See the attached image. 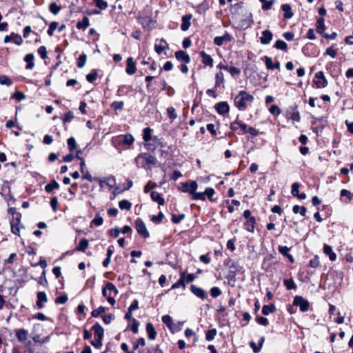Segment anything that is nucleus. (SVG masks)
Returning a JSON list of instances; mask_svg holds the SVG:
<instances>
[{
	"mask_svg": "<svg viewBox=\"0 0 353 353\" xmlns=\"http://www.w3.org/2000/svg\"><path fill=\"white\" fill-rule=\"evenodd\" d=\"M15 335L19 342H25L27 340L28 331L26 329H18L15 331Z\"/></svg>",
	"mask_w": 353,
	"mask_h": 353,
	"instance_id": "a211bd4d",
	"label": "nucleus"
},
{
	"mask_svg": "<svg viewBox=\"0 0 353 353\" xmlns=\"http://www.w3.org/2000/svg\"><path fill=\"white\" fill-rule=\"evenodd\" d=\"M276 310V307L274 304L265 305L262 307V313L264 315H269Z\"/></svg>",
	"mask_w": 353,
	"mask_h": 353,
	"instance_id": "72a5a7b5",
	"label": "nucleus"
},
{
	"mask_svg": "<svg viewBox=\"0 0 353 353\" xmlns=\"http://www.w3.org/2000/svg\"><path fill=\"white\" fill-rule=\"evenodd\" d=\"M254 97L245 90H241L234 98V105L240 111L246 110L248 103L254 101Z\"/></svg>",
	"mask_w": 353,
	"mask_h": 353,
	"instance_id": "f03ea898",
	"label": "nucleus"
},
{
	"mask_svg": "<svg viewBox=\"0 0 353 353\" xmlns=\"http://www.w3.org/2000/svg\"><path fill=\"white\" fill-rule=\"evenodd\" d=\"M190 291L193 294L202 300H204L208 297V294L203 289L194 285H190Z\"/></svg>",
	"mask_w": 353,
	"mask_h": 353,
	"instance_id": "9d476101",
	"label": "nucleus"
},
{
	"mask_svg": "<svg viewBox=\"0 0 353 353\" xmlns=\"http://www.w3.org/2000/svg\"><path fill=\"white\" fill-rule=\"evenodd\" d=\"M145 148L152 152H154L159 148H163V143L162 139L157 136L153 137V138L148 143H144Z\"/></svg>",
	"mask_w": 353,
	"mask_h": 353,
	"instance_id": "20e7f679",
	"label": "nucleus"
},
{
	"mask_svg": "<svg viewBox=\"0 0 353 353\" xmlns=\"http://www.w3.org/2000/svg\"><path fill=\"white\" fill-rule=\"evenodd\" d=\"M323 252L329 256V259L332 261H334L336 259V254L332 251V248L331 246L328 245H324L323 246Z\"/></svg>",
	"mask_w": 353,
	"mask_h": 353,
	"instance_id": "bb28decb",
	"label": "nucleus"
},
{
	"mask_svg": "<svg viewBox=\"0 0 353 353\" xmlns=\"http://www.w3.org/2000/svg\"><path fill=\"white\" fill-rule=\"evenodd\" d=\"M119 206L121 210H129L132 207V203L128 200H122L119 201Z\"/></svg>",
	"mask_w": 353,
	"mask_h": 353,
	"instance_id": "49530a36",
	"label": "nucleus"
},
{
	"mask_svg": "<svg viewBox=\"0 0 353 353\" xmlns=\"http://www.w3.org/2000/svg\"><path fill=\"white\" fill-rule=\"evenodd\" d=\"M181 276L184 279L185 283H187L193 281L196 277L194 274L191 273L185 275L184 272L181 273Z\"/></svg>",
	"mask_w": 353,
	"mask_h": 353,
	"instance_id": "5fc2aeb1",
	"label": "nucleus"
},
{
	"mask_svg": "<svg viewBox=\"0 0 353 353\" xmlns=\"http://www.w3.org/2000/svg\"><path fill=\"white\" fill-rule=\"evenodd\" d=\"M185 216L184 214H174L172 216L171 220L174 223L178 224L185 219Z\"/></svg>",
	"mask_w": 353,
	"mask_h": 353,
	"instance_id": "13d9d810",
	"label": "nucleus"
},
{
	"mask_svg": "<svg viewBox=\"0 0 353 353\" xmlns=\"http://www.w3.org/2000/svg\"><path fill=\"white\" fill-rule=\"evenodd\" d=\"M176 59L181 62L188 64L190 62V57L188 53L183 50H179L175 52Z\"/></svg>",
	"mask_w": 353,
	"mask_h": 353,
	"instance_id": "f8f14e48",
	"label": "nucleus"
},
{
	"mask_svg": "<svg viewBox=\"0 0 353 353\" xmlns=\"http://www.w3.org/2000/svg\"><path fill=\"white\" fill-rule=\"evenodd\" d=\"M0 84L10 86L12 84V81L6 75H1Z\"/></svg>",
	"mask_w": 353,
	"mask_h": 353,
	"instance_id": "052dcab7",
	"label": "nucleus"
},
{
	"mask_svg": "<svg viewBox=\"0 0 353 353\" xmlns=\"http://www.w3.org/2000/svg\"><path fill=\"white\" fill-rule=\"evenodd\" d=\"M192 200H194V201H198V200H201V201H205V192H197L196 190L194 191V194H192V197H191Z\"/></svg>",
	"mask_w": 353,
	"mask_h": 353,
	"instance_id": "de8ad7c7",
	"label": "nucleus"
},
{
	"mask_svg": "<svg viewBox=\"0 0 353 353\" xmlns=\"http://www.w3.org/2000/svg\"><path fill=\"white\" fill-rule=\"evenodd\" d=\"M152 130L150 128H145L143 129V139L145 143H148L153 138V137H152Z\"/></svg>",
	"mask_w": 353,
	"mask_h": 353,
	"instance_id": "473e14b6",
	"label": "nucleus"
},
{
	"mask_svg": "<svg viewBox=\"0 0 353 353\" xmlns=\"http://www.w3.org/2000/svg\"><path fill=\"white\" fill-rule=\"evenodd\" d=\"M96 6L99 8L100 10H105L108 6V2L104 0H93Z\"/></svg>",
	"mask_w": 353,
	"mask_h": 353,
	"instance_id": "09e8293b",
	"label": "nucleus"
},
{
	"mask_svg": "<svg viewBox=\"0 0 353 353\" xmlns=\"http://www.w3.org/2000/svg\"><path fill=\"white\" fill-rule=\"evenodd\" d=\"M58 25H59L58 23L56 21H52L50 23L48 30L47 31L48 34L49 36L51 37L54 34V32L57 28Z\"/></svg>",
	"mask_w": 353,
	"mask_h": 353,
	"instance_id": "bf43d9fd",
	"label": "nucleus"
},
{
	"mask_svg": "<svg viewBox=\"0 0 353 353\" xmlns=\"http://www.w3.org/2000/svg\"><path fill=\"white\" fill-rule=\"evenodd\" d=\"M89 19L88 17H83L81 21L77 23V28L79 30H85L89 26Z\"/></svg>",
	"mask_w": 353,
	"mask_h": 353,
	"instance_id": "7c9ffc66",
	"label": "nucleus"
},
{
	"mask_svg": "<svg viewBox=\"0 0 353 353\" xmlns=\"http://www.w3.org/2000/svg\"><path fill=\"white\" fill-rule=\"evenodd\" d=\"M205 198L208 197L210 201H213L212 196L215 194V191L212 188H206L205 191Z\"/></svg>",
	"mask_w": 353,
	"mask_h": 353,
	"instance_id": "6e6d98bb",
	"label": "nucleus"
},
{
	"mask_svg": "<svg viewBox=\"0 0 353 353\" xmlns=\"http://www.w3.org/2000/svg\"><path fill=\"white\" fill-rule=\"evenodd\" d=\"M137 68L134 61L132 57L127 59V67L125 72L128 74L132 75L136 72Z\"/></svg>",
	"mask_w": 353,
	"mask_h": 353,
	"instance_id": "6ab92c4d",
	"label": "nucleus"
},
{
	"mask_svg": "<svg viewBox=\"0 0 353 353\" xmlns=\"http://www.w3.org/2000/svg\"><path fill=\"white\" fill-rule=\"evenodd\" d=\"M59 184L54 179L45 186V190L48 193L52 192L54 189H59Z\"/></svg>",
	"mask_w": 353,
	"mask_h": 353,
	"instance_id": "c85d7f7f",
	"label": "nucleus"
},
{
	"mask_svg": "<svg viewBox=\"0 0 353 353\" xmlns=\"http://www.w3.org/2000/svg\"><path fill=\"white\" fill-rule=\"evenodd\" d=\"M61 9L60 6H58L56 3H51L49 6V10L53 14H58Z\"/></svg>",
	"mask_w": 353,
	"mask_h": 353,
	"instance_id": "a19ab883",
	"label": "nucleus"
},
{
	"mask_svg": "<svg viewBox=\"0 0 353 353\" xmlns=\"http://www.w3.org/2000/svg\"><path fill=\"white\" fill-rule=\"evenodd\" d=\"M67 143H68V149L71 152L75 150L77 148L76 141H75L74 138L72 137L68 139Z\"/></svg>",
	"mask_w": 353,
	"mask_h": 353,
	"instance_id": "79ce46f5",
	"label": "nucleus"
},
{
	"mask_svg": "<svg viewBox=\"0 0 353 353\" xmlns=\"http://www.w3.org/2000/svg\"><path fill=\"white\" fill-rule=\"evenodd\" d=\"M265 63L268 70L279 69L280 68V63L279 61L274 63L272 59L268 57H265Z\"/></svg>",
	"mask_w": 353,
	"mask_h": 353,
	"instance_id": "5701e85b",
	"label": "nucleus"
},
{
	"mask_svg": "<svg viewBox=\"0 0 353 353\" xmlns=\"http://www.w3.org/2000/svg\"><path fill=\"white\" fill-rule=\"evenodd\" d=\"M97 77V72L96 70H92L89 74L86 75V79L90 83H93Z\"/></svg>",
	"mask_w": 353,
	"mask_h": 353,
	"instance_id": "8fccbe9b",
	"label": "nucleus"
},
{
	"mask_svg": "<svg viewBox=\"0 0 353 353\" xmlns=\"http://www.w3.org/2000/svg\"><path fill=\"white\" fill-rule=\"evenodd\" d=\"M215 109L219 114L224 115L229 112L230 106L228 102L221 101L215 105Z\"/></svg>",
	"mask_w": 353,
	"mask_h": 353,
	"instance_id": "9b49d317",
	"label": "nucleus"
},
{
	"mask_svg": "<svg viewBox=\"0 0 353 353\" xmlns=\"http://www.w3.org/2000/svg\"><path fill=\"white\" fill-rule=\"evenodd\" d=\"M88 241L86 239L83 238L80 240L79 245L77 248V250L80 252H85V250L88 248Z\"/></svg>",
	"mask_w": 353,
	"mask_h": 353,
	"instance_id": "c9c22d12",
	"label": "nucleus"
},
{
	"mask_svg": "<svg viewBox=\"0 0 353 353\" xmlns=\"http://www.w3.org/2000/svg\"><path fill=\"white\" fill-rule=\"evenodd\" d=\"M293 305L299 307L301 312H305L308 311L310 308V303L307 299L301 296L296 295L294 296L293 300Z\"/></svg>",
	"mask_w": 353,
	"mask_h": 353,
	"instance_id": "7ed1b4c3",
	"label": "nucleus"
},
{
	"mask_svg": "<svg viewBox=\"0 0 353 353\" xmlns=\"http://www.w3.org/2000/svg\"><path fill=\"white\" fill-rule=\"evenodd\" d=\"M38 54L42 59L47 58V49L44 46H41L38 48Z\"/></svg>",
	"mask_w": 353,
	"mask_h": 353,
	"instance_id": "0e129e2a",
	"label": "nucleus"
},
{
	"mask_svg": "<svg viewBox=\"0 0 353 353\" xmlns=\"http://www.w3.org/2000/svg\"><path fill=\"white\" fill-rule=\"evenodd\" d=\"M99 181H96L100 185V188L101 190L104 189L105 187H107L108 190H110V178H99Z\"/></svg>",
	"mask_w": 353,
	"mask_h": 353,
	"instance_id": "f704fd0d",
	"label": "nucleus"
},
{
	"mask_svg": "<svg viewBox=\"0 0 353 353\" xmlns=\"http://www.w3.org/2000/svg\"><path fill=\"white\" fill-rule=\"evenodd\" d=\"M215 88L219 87L221 83H224V74L222 72H217L215 75Z\"/></svg>",
	"mask_w": 353,
	"mask_h": 353,
	"instance_id": "58836bf2",
	"label": "nucleus"
},
{
	"mask_svg": "<svg viewBox=\"0 0 353 353\" xmlns=\"http://www.w3.org/2000/svg\"><path fill=\"white\" fill-rule=\"evenodd\" d=\"M315 79L313 82L317 88H323L327 85V81L324 75L323 72L319 71L314 74Z\"/></svg>",
	"mask_w": 353,
	"mask_h": 353,
	"instance_id": "423d86ee",
	"label": "nucleus"
},
{
	"mask_svg": "<svg viewBox=\"0 0 353 353\" xmlns=\"http://www.w3.org/2000/svg\"><path fill=\"white\" fill-rule=\"evenodd\" d=\"M151 199L153 201L157 202L159 205H163L165 203V200L160 193L152 191L150 193Z\"/></svg>",
	"mask_w": 353,
	"mask_h": 353,
	"instance_id": "b1692460",
	"label": "nucleus"
},
{
	"mask_svg": "<svg viewBox=\"0 0 353 353\" xmlns=\"http://www.w3.org/2000/svg\"><path fill=\"white\" fill-rule=\"evenodd\" d=\"M281 9L284 12V17L285 19H290L293 17V12L292 11L291 6L289 4L282 5Z\"/></svg>",
	"mask_w": 353,
	"mask_h": 353,
	"instance_id": "c756f323",
	"label": "nucleus"
},
{
	"mask_svg": "<svg viewBox=\"0 0 353 353\" xmlns=\"http://www.w3.org/2000/svg\"><path fill=\"white\" fill-rule=\"evenodd\" d=\"M210 295L213 298H217L218 296H219L221 294V290L218 287H212L210 289Z\"/></svg>",
	"mask_w": 353,
	"mask_h": 353,
	"instance_id": "680f3d73",
	"label": "nucleus"
},
{
	"mask_svg": "<svg viewBox=\"0 0 353 353\" xmlns=\"http://www.w3.org/2000/svg\"><path fill=\"white\" fill-rule=\"evenodd\" d=\"M283 283L285 288L289 290H295L296 288V285L292 279H285Z\"/></svg>",
	"mask_w": 353,
	"mask_h": 353,
	"instance_id": "ea45409f",
	"label": "nucleus"
},
{
	"mask_svg": "<svg viewBox=\"0 0 353 353\" xmlns=\"http://www.w3.org/2000/svg\"><path fill=\"white\" fill-rule=\"evenodd\" d=\"M325 29L324 19L321 17L316 21V32L319 34H323Z\"/></svg>",
	"mask_w": 353,
	"mask_h": 353,
	"instance_id": "e433bc0d",
	"label": "nucleus"
},
{
	"mask_svg": "<svg viewBox=\"0 0 353 353\" xmlns=\"http://www.w3.org/2000/svg\"><path fill=\"white\" fill-rule=\"evenodd\" d=\"M278 250L280 254H281L283 256L287 257L291 263L294 262V257L292 256V255L288 253L289 251L290 250V248H288L285 245H279L278 247Z\"/></svg>",
	"mask_w": 353,
	"mask_h": 353,
	"instance_id": "f3484780",
	"label": "nucleus"
},
{
	"mask_svg": "<svg viewBox=\"0 0 353 353\" xmlns=\"http://www.w3.org/2000/svg\"><path fill=\"white\" fill-rule=\"evenodd\" d=\"M216 335V330L215 328L209 330L205 333V339L208 341H212Z\"/></svg>",
	"mask_w": 353,
	"mask_h": 353,
	"instance_id": "a18cd8bd",
	"label": "nucleus"
},
{
	"mask_svg": "<svg viewBox=\"0 0 353 353\" xmlns=\"http://www.w3.org/2000/svg\"><path fill=\"white\" fill-rule=\"evenodd\" d=\"M120 140H121V141H123V145H125L127 148H128L130 145L133 144V143L134 141V139L133 136L130 134L121 135Z\"/></svg>",
	"mask_w": 353,
	"mask_h": 353,
	"instance_id": "4be33fe9",
	"label": "nucleus"
},
{
	"mask_svg": "<svg viewBox=\"0 0 353 353\" xmlns=\"http://www.w3.org/2000/svg\"><path fill=\"white\" fill-rule=\"evenodd\" d=\"M232 36L228 32L222 36L216 37L214 39V43L218 46H221L225 42H230L232 40Z\"/></svg>",
	"mask_w": 353,
	"mask_h": 353,
	"instance_id": "1a4fd4ad",
	"label": "nucleus"
},
{
	"mask_svg": "<svg viewBox=\"0 0 353 353\" xmlns=\"http://www.w3.org/2000/svg\"><path fill=\"white\" fill-rule=\"evenodd\" d=\"M24 61L27 63L26 68L32 70L34 67V54L32 53L27 54L24 57Z\"/></svg>",
	"mask_w": 353,
	"mask_h": 353,
	"instance_id": "393cba45",
	"label": "nucleus"
},
{
	"mask_svg": "<svg viewBox=\"0 0 353 353\" xmlns=\"http://www.w3.org/2000/svg\"><path fill=\"white\" fill-rule=\"evenodd\" d=\"M200 55L202 58L203 63L206 66H213V59L210 55L207 54L205 51L200 52Z\"/></svg>",
	"mask_w": 353,
	"mask_h": 353,
	"instance_id": "412c9836",
	"label": "nucleus"
},
{
	"mask_svg": "<svg viewBox=\"0 0 353 353\" xmlns=\"http://www.w3.org/2000/svg\"><path fill=\"white\" fill-rule=\"evenodd\" d=\"M255 223L256 219L254 217H250V219L247 220L244 223L245 229L248 232H254Z\"/></svg>",
	"mask_w": 353,
	"mask_h": 353,
	"instance_id": "a878e982",
	"label": "nucleus"
},
{
	"mask_svg": "<svg viewBox=\"0 0 353 353\" xmlns=\"http://www.w3.org/2000/svg\"><path fill=\"white\" fill-rule=\"evenodd\" d=\"M146 332L149 339L154 340L156 339L157 332L154 325L150 322L146 324Z\"/></svg>",
	"mask_w": 353,
	"mask_h": 353,
	"instance_id": "aec40b11",
	"label": "nucleus"
},
{
	"mask_svg": "<svg viewBox=\"0 0 353 353\" xmlns=\"http://www.w3.org/2000/svg\"><path fill=\"white\" fill-rule=\"evenodd\" d=\"M198 184L195 181H190L185 183H181L180 190L183 192L189 193L191 196L194 194V191L197 190Z\"/></svg>",
	"mask_w": 353,
	"mask_h": 353,
	"instance_id": "39448f33",
	"label": "nucleus"
},
{
	"mask_svg": "<svg viewBox=\"0 0 353 353\" xmlns=\"http://www.w3.org/2000/svg\"><path fill=\"white\" fill-rule=\"evenodd\" d=\"M37 306L39 309H42L44 305L43 303H46L48 301L47 295L45 292H39L37 294Z\"/></svg>",
	"mask_w": 353,
	"mask_h": 353,
	"instance_id": "ddd939ff",
	"label": "nucleus"
},
{
	"mask_svg": "<svg viewBox=\"0 0 353 353\" xmlns=\"http://www.w3.org/2000/svg\"><path fill=\"white\" fill-rule=\"evenodd\" d=\"M112 143L119 151V152L126 147L123 145V141L120 140V136L112 138Z\"/></svg>",
	"mask_w": 353,
	"mask_h": 353,
	"instance_id": "cd10ccee",
	"label": "nucleus"
},
{
	"mask_svg": "<svg viewBox=\"0 0 353 353\" xmlns=\"http://www.w3.org/2000/svg\"><path fill=\"white\" fill-rule=\"evenodd\" d=\"M12 40L16 45L20 46L23 43V39L21 35L19 34H16L14 32H12Z\"/></svg>",
	"mask_w": 353,
	"mask_h": 353,
	"instance_id": "603ef678",
	"label": "nucleus"
},
{
	"mask_svg": "<svg viewBox=\"0 0 353 353\" xmlns=\"http://www.w3.org/2000/svg\"><path fill=\"white\" fill-rule=\"evenodd\" d=\"M92 330L94 331V339H103L104 330L99 323H96L92 327Z\"/></svg>",
	"mask_w": 353,
	"mask_h": 353,
	"instance_id": "dca6fc26",
	"label": "nucleus"
},
{
	"mask_svg": "<svg viewBox=\"0 0 353 353\" xmlns=\"http://www.w3.org/2000/svg\"><path fill=\"white\" fill-rule=\"evenodd\" d=\"M87 56L85 54L83 53L79 55L77 59V67L79 68H82L86 63Z\"/></svg>",
	"mask_w": 353,
	"mask_h": 353,
	"instance_id": "37998d69",
	"label": "nucleus"
},
{
	"mask_svg": "<svg viewBox=\"0 0 353 353\" xmlns=\"http://www.w3.org/2000/svg\"><path fill=\"white\" fill-rule=\"evenodd\" d=\"M274 47L281 50H287L288 49L287 43L282 40H277L275 42Z\"/></svg>",
	"mask_w": 353,
	"mask_h": 353,
	"instance_id": "3c124183",
	"label": "nucleus"
},
{
	"mask_svg": "<svg viewBox=\"0 0 353 353\" xmlns=\"http://www.w3.org/2000/svg\"><path fill=\"white\" fill-rule=\"evenodd\" d=\"M273 34L268 30L262 32V36L260 37V41L262 44L266 45L270 43L272 39Z\"/></svg>",
	"mask_w": 353,
	"mask_h": 353,
	"instance_id": "4468645a",
	"label": "nucleus"
},
{
	"mask_svg": "<svg viewBox=\"0 0 353 353\" xmlns=\"http://www.w3.org/2000/svg\"><path fill=\"white\" fill-rule=\"evenodd\" d=\"M21 218V214H17V216H13L12 221H10V226L12 232L16 235L19 236L20 234V221Z\"/></svg>",
	"mask_w": 353,
	"mask_h": 353,
	"instance_id": "6e6552de",
	"label": "nucleus"
},
{
	"mask_svg": "<svg viewBox=\"0 0 353 353\" xmlns=\"http://www.w3.org/2000/svg\"><path fill=\"white\" fill-rule=\"evenodd\" d=\"M139 325V322L137 319H132L131 330L133 333L137 334L138 332Z\"/></svg>",
	"mask_w": 353,
	"mask_h": 353,
	"instance_id": "69168bd1",
	"label": "nucleus"
},
{
	"mask_svg": "<svg viewBox=\"0 0 353 353\" xmlns=\"http://www.w3.org/2000/svg\"><path fill=\"white\" fill-rule=\"evenodd\" d=\"M134 162L138 168L150 169L151 165H156L158 163L157 158L149 153H141L134 159Z\"/></svg>",
	"mask_w": 353,
	"mask_h": 353,
	"instance_id": "f257e3e1",
	"label": "nucleus"
},
{
	"mask_svg": "<svg viewBox=\"0 0 353 353\" xmlns=\"http://www.w3.org/2000/svg\"><path fill=\"white\" fill-rule=\"evenodd\" d=\"M110 290V281H108L105 285L102 288V294L104 297L106 298L108 302L110 303V295H108L107 290Z\"/></svg>",
	"mask_w": 353,
	"mask_h": 353,
	"instance_id": "c03bdc74",
	"label": "nucleus"
},
{
	"mask_svg": "<svg viewBox=\"0 0 353 353\" xmlns=\"http://www.w3.org/2000/svg\"><path fill=\"white\" fill-rule=\"evenodd\" d=\"M135 225L137 232L141 236H142L145 239L149 237V232L146 228L144 222L141 219H137L135 221Z\"/></svg>",
	"mask_w": 353,
	"mask_h": 353,
	"instance_id": "0eeeda50",
	"label": "nucleus"
},
{
	"mask_svg": "<svg viewBox=\"0 0 353 353\" xmlns=\"http://www.w3.org/2000/svg\"><path fill=\"white\" fill-rule=\"evenodd\" d=\"M340 195L342 197L343 196L347 197L350 201L353 199V194L350 191H349L346 189L341 190L340 192Z\"/></svg>",
	"mask_w": 353,
	"mask_h": 353,
	"instance_id": "774afa93",
	"label": "nucleus"
},
{
	"mask_svg": "<svg viewBox=\"0 0 353 353\" xmlns=\"http://www.w3.org/2000/svg\"><path fill=\"white\" fill-rule=\"evenodd\" d=\"M182 287L183 289L185 288V281H184V279L182 278V276H181V278L176 282L174 283L172 287H171V289L172 290H174V289H176V288H179V287Z\"/></svg>",
	"mask_w": 353,
	"mask_h": 353,
	"instance_id": "4d7b16f0",
	"label": "nucleus"
},
{
	"mask_svg": "<svg viewBox=\"0 0 353 353\" xmlns=\"http://www.w3.org/2000/svg\"><path fill=\"white\" fill-rule=\"evenodd\" d=\"M300 186L301 185L297 182H295L292 185L291 193L294 196L296 197V196L299 195V189Z\"/></svg>",
	"mask_w": 353,
	"mask_h": 353,
	"instance_id": "338daca9",
	"label": "nucleus"
},
{
	"mask_svg": "<svg viewBox=\"0 0 353 353\" xmlns=\"http://www.w3.org/2000/svg\"><path fill=\"white\" fill-rule=\"evenodd\" d=\"M292 210L294 214L299 213L302 216H305L307 212V210L305 207L297 205L293 206Z\"/></svg>",
	"mask_w": 353,
	"mask_h": 353,
	"instance_id": "4c0bfd02",
	"label": "nucleus"
},
{
	"mask_svg": "<svg viewBox=\"0 0 353 353\" xmlns=\"http://www.w3.org/2000/svg\"><path fill=\"white\" fill-rule=\"evenodd\" d=\"M161 320L163 323H165L167 325V327L171 330L172 332H174L173 329L172 319L170 315L163 316Z\"/></svg>",
	"mask_w": 353,
	"mask_h": 353,
	"instance_id": "2f4dec72",
	"label": "nucleus"
},
{
	"mask_svg": "<svg viewBox=\"0 0 353 353\" xmlns=\"http://www.w3.org/2000/svg\"><path fill=\"white\" fill-rule=\"evenodd\" d=\"M192 16L191 14H186L182 17L181 19V29L183 31H187L191 25L190 20L192 19Z\"/></svg>",
	"mask_w": 353,
	"mask_h": 353,
	"instance_id": "2eb2a0df",
	"label": "nucleus"
},
{
	"mask_svg": "<svg viewBox=\"0 0 353 353\" xmlns=\"http://www.w3.org/2000/svg\"><path fill=\"white\" fill-rule=\"evenodd\" d=\"M167 113L170 119L174 120L177 118V114L176 113V110L173 107H169L167 109Z\"/></svg>",
	"mask_w": 353,
	"mask_h": 353,
	"instance_id": "e2e57ef3",
	"label": "nucleus"
},
{
	"mask_svg": "<svg viewBox=\"0 0 353 353\" xmlns=\"http://www.w3.org/2000/svg\"><path fill=\"white\" fill-rule=\"evenodd\" d=\"M107 309V307L100 306L98 308L92 310L91 315L93 317H98L101 313L105 312Z\"/></svg>",
	"mask_w": 353,
	"mask_h": 353,
	"instance_id": "864d4df0",
	"label": "nucleus"
}]
</instances>
